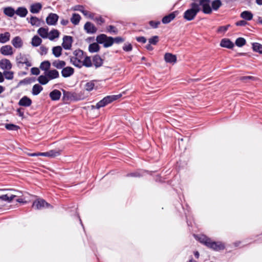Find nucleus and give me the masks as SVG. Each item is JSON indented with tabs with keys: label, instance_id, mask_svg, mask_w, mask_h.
<instances>
[{
	"label": "nucleus",
	"instance_id": "4d7b16f0",
	"mask_svg": "<svg viewBox=\"0 0 262 262\" xmlns=\"http://www.w3.org/2000/svg\"><path fill=\"white\" fill-rule=\"evenodd\" d=\"M149 25L153 29H157L158 28L159 25L161 22L159 20L155 21V20H150L149 21Z\"/></svg>",
	"mask_w": 262,
	"mask_h": 262
},
{
	"label": "nucleus",
	"instance_id": "2eb2a0df",
	"mask_svg": "<svg viewBox=\"0 0 262 262\" xmlns=\"http://www.w3.org/2000/svg\"><path fill=\"white\" fill-rule=\"evenodd\" d=\"M32 103V101L30 98L27 96H24L19 99L18 105L20 106L28 107L31 105Z\"/></svg>",
	"mask_w": 262,
	"mask_h": 262
},
{
	"label": "nucleus",
	"instance_id": "69168bd1",
	"mask_svg": "<svg viewBox=\"0 0 262 262\" xmlns=\"http://www.w3.org/2000/svg\"><path fill=\"white\" fill-rule=\"evenodd\" d=\"M136 40L139 42H141L142 43H145L146 42L147 39L144 36H138L136 37Z\"/></svg>",
	"mask_w": 262,
	"mask_h": 262
},
{
	"label": "nucleus",
	"instance_id": "f257e3e1",
	"mask_svg": "<svg viewBox=\"0 0 262 262\" xmlns=\"http://www.w3.org/2000/svg\"><path fill=\"white\" fill-rule=\"evenodd\" d=\"M189 8L183 13V18L187 21L193 20L199 12H202L203 7L201 0H191Z\"/></svg>",
	"mask_w": 262,
	"mask_h": 262
},
{
	"label": "nucleus",
	"instance_id": "e2e57ef3",
	"mask_svg": "<svg viewBox=\"0 0 262 262\" xmlns=\"http://www.w3.org/2000/svg\"><path fill=\"white\" fill-rule=\"evenodd\" d=\"M31 73L32 75H38L40 74L39 69L37 67H33L31 69Z\"/></svg>",
	"mask_w": 262,
	"mask_h": 262
},
{
	"label": "nucleus",
	"instance_id": "473e14b6",
	"mask_svg": "<svg viewBox=\"0 0 262 262\" xmlns=\"http://www.w3.org/2000/svg\"><path fill=\"white\" fill-rule=\"evenodd\" d=\"M11 43L12 45L15 48H20L22 47L23 45V42L21 38L17 36H15L11 41Z\"/></svg>",
	"mask_w": 262,
	"mask_h": 262
},
{
	"label": "nucleus",
	"instance_id": "0e129e2a",
	"mask_svg": "<svg viewBox=\"0 0 262 262\" xmlns=\"http://www.w3.org/2000/svg\"><path fill=\"white\" fill-rule=\"evenodd\" d=\"M248 24V23H247V21L244 19L237 21L235 24L236 26H245Z\"/></svg>",
	"mask_w": 262,
	"mask_h": 262
},
{
	"label": "nucleus",
	"instance_id": "052dcab7",
	"mask_svg": "<svg viewBox=\"0 0 262 262\" xmlns=\"http://www.w3.org/2000/svg\"><path fill=\"white\" fill-rule=\"evenodd\" d=\"M125 40L124 38L121 36H117L113 37V43H120L123 42Z\"/></svg>",
	"mask_w": 262,
	"mask_h": 262
},
{
	"label": "nucleus",
	"instance_id": "6ab92c4d",
	"mask_svg": "<svg viewBox=\"0 0 262 262\" xmlns=\"http://www.w3.org/2000/svg\"><path fill=\"white\" fill-rule=\"evenodd\" d=\"M74 69L71 67L68 66L62 68L61 74L63 77L68 78L73 75Z\"/></svg>",
	"mask_w": 262,
	"mask_h": 262
},
{
	"label": "nucleus",
	"instance_id": "423d86ee",
	"mask_svg": "<svg viewBox=\"0 0 262 262\" xmlns=\"http://www.w3.org/2000/svg\"><path fill=\"white\" fill-rule=\"evenodd\" d=\"M32 207L36 210H40L43 208H53V207L50 204L47 202L44 199L38 198L33 201Z\"/></svg>",
	"mask_w": 262,
	"mask_h": 262
},
{
	"label": "nucleus",
	"instance_id": "7ed1b4c3",
	"mask_svg": "<svg viewBox=\"0 0 262 262\" xmlns=\"http://www.w3.org/2000/svg\"><path fill=\"white\" fill-rule=\"evenodd\" d=\"M202 5V12L205 14H210L213 11H216L222 6L221 0H201Z\"/></svg>",
	"mask_w": 262,
	"mask_h": 262
},
{
	"label": "nucleus",
	"instance_id": "13d9d810",
	"mask_svg": "<svg viewBox=\"0 0 262 262\" xmlns=\"http://www.w3.org/2000/svg\"><path fill=\"white\" fill-rule=\"evenodd\" d=\"M107 31L110 33H113L115 34H117L118 32L117 29L113 25H110L107 27Z\"/></svg>",
	"mask_w": 262,
	"mask_h": 262
},
{
	"label": "nucleus",
	"instance_id": "20e7f679",
	"mask_svg": "<svg viewBox=\"0 0 262 262\" xmlns=\"http://www.w3.org/2000/svg\"><path fill=\"white\" fill-rule=\"evenodd\" d=\"M122 95L121 94L106 96L98 101L95 106L91 105V108L92 110L94 108L100 109V108L104 107L107 104L119 99L122 97Z\"/></svg>",
	"mask_w": 262,
	"mask_h": 262
},
{
	"label": "nucleus",
	"instance_id": "bb28decb",
	"mask_svg": "<svg viewBox=\"0 0 262 262\" xmlns=\"http://www.w3.org/2000/svg\"><path fill=\"white\" fill-rule=\"evenodd\" d=\"M45 73H46L48 78L50 79V81L58 78L59 77V72L56 69H50Z\"/></svg>",
	"mask_w": 262,
	"mask_h": 262
},
{
	"label": "nucleus",
	"instance_id": "de8ad7c7",
	"mask_svg": "<svg viewBox=\"0 0 262 262\" xmlns=\"http://www.w3.org/2000/svg\"><path fill=\"white\" fill-rule=\"evenodd\" d=\"M246 43V40L242 37L236 38L235 41V45L238 47H242Z\"/></svg>",
	"mask_w": 262,
	"mask_h": 262
},
{
	"label": "nucleus",
	"instance_id": "f3484780",
	"mask_svg": "<svg viewBox=\"0 0 262 262\" xmlns=\"http://www.w3.org/2000/svg\"><path fill=\"white\" fill-rule=\"evenodd\" d=\"M175 208L180 214L184 213L185 214V212L189 213L190 211V208L187 204L184 206L181 202H179L175 204Z\"/></svg>",
	"mask_w": 262,
	"mask_h": 262
},
{
	"label": "nucleus",
	"instance_id": "c9c22d12",
	"mask_svg": "<svg viewBox=\"0 0 262 262\" xmlns=\"http://www.w3.org/2000/svg\"><path fill=\"white\" fill-rule=\"evenodd\" d=\"M62 48L60 46L53 47L52 49V54L56 57H59L62 55Z\"/></svg>",
	"mask_w": 262,
	"mask_h": 262
},
{
	"label": "nucleus",
	"instance_id": "58836bf2",
	"mask_svg": "<svg viewBox=\"0 0 262 262\" xmlns=\"http://www.w3.org/2000/svg\"><path fill=\"white\" fill-rule=\"evenodd\" d=\"M10 39V33L9 32H6L4 33L0 34V43H5Z\"/></svg>",
	"mask_w": 262,
	"mask_h": 262
},
{
	"label": "nucleus",
	"instance_id": "393cba45",
	"mask_svg": "<svg viewBox=\"0 0 262 262\" xmlns=\"http://www.w3.org/2000/svg\"><path fill=\"white\" fill-rule=\"evenodd\" d=\"M42 5L40 3H35L30 5V11L33 14L38 13L42 9Z\"/></svg>",
	"mask_w": 262,
	"mask_h": 262
},
{
	"label": "nucleus",
	"instance_id": "c85d7f7f",
	"mask_svg": "<svg viewBox=\"0 0 262 262\" xmlns=\"http://www.w3.org/2000/svg\"><path fill=\"white\" fill-rule=\"evenodd\" d=\"M164 60L167 63H174L177 61V56L172 53H166L164 55Z\"/></svg>",
	"mask_w": 262,
	"mask_h": 262
},
{
	"label": "nucleus",
	"instance_id": "4be33fe9",
	"mask_svg": "<svg viewBox=\"0 0 262 262\" xmlns=\"http://www.w3.org/2000/svg\"><path fill=\"white\" fill-rule=\"evenodd\" d=\"M17 196L14 194H11L9 195L8 194H3L0 195V200L2 201H5L9 203L12 202L13 200ZM5 206L4 204H0V210L3 208V207Z\"/></svg>",
	"mask_w": 262,
	"mask_h": 262
},
{
	"label": "nucleus",
	"instance_id": "680f3d73",
	"mask_svg": "<svg viewBox=\"0 0 262 262\" xmlns=\"http://www.w3.org/2000/svg\"><path fill=\"white\" fill-rule=\"evenodd\" d=\"M256 78L252 76H244L240 78V80L243 81H246L248 80H255Z\"/></svg>",
	"mask_w": 262,
	"mask_h": 262
},
{
	"label": "nucleus",
	"instance_id": "f8f14e48",
	"mask_svg": "<svg viewBox=\"0 0 262 262\" xmlns=\"http://www.w3.org/2000/svg\"><path fill=\"white\" fill-rule=\"evenodd\" d=\"M179 12L178 10L173 11L163 17L161 20V22L163 24H168L172 21L179 14Z\"/></svg>",
	"mask_w": 262,
	"mask_h": 262
},
{
	"label": "nucleus",
	"instance_id": "1a4fd4ad",
	"mask_svg": "<svg viewBox=\"0 0 262 262\" xmlns=\"http://www.w3.org/2000/svg\"><path fill=\"white\" fill-rule=\"evenodd\" d=\"M62 40L61 47L66 50H71L74 41L73 37L69 35H64L63 37Z\"/></svg>",
	"mask_w": 262,
	"mask_h": 262
},
{
	"label": "nucleus",
	"instance_id": "ea45409f",
	"mask_svg": "<svg viewBox=\"0 0 262 262\" xmlns=\"http://www.w3.org/2000/svg\"><path fill=\"white\" fill-rule=\"evenodd\" d=\"M66 65V62L63 60H56L52 62V66L57 69H62Z\"/></svg>",
	"mask_w": 262,
	"mask_h": 262
},
{
	"label": "nucleus",
	"instance_id": "bf43d9fd",
	"mask_svg": "<svg viewBox=\"0 0 262 262\" xmlns=\"http://www.w3.org/2000/svg\"><path fill=\"white\" fill-rule=\"evenodd\" d=\"M94 20L96 21L99 25H102V24L105 23V19L100 15L98 17H96Z\"/></svg>",
	"mask_w": 262,
	"mask_h": 262
},
{
	"label": "nucleus",
	"instance_id": "b1692460",
	"mask_svg": "<svg viewBox=\"0 0 262 262\" xmlns=\"http://www.w3.org/2000/svg\"><path fill=\"white\" fill-rule=\"evenodd\" d=\"M92 61L96 69L101 67L103 63V59L99 54L94 55L92 57Z\"/></svg>",
	"mask_w": 262,
	"mask_h": 262
},
{
	"label": "nucleus",
	"instance_id": "ddd939ff",
	"mask_svg": "<svg viewBox=\"0 0 262 262\" xmlns=\"http://www.w3.org/2000/svg\"><path fill=\"white\" fill-rule=\"evenodd\" d=\"M84 30L87 34H93L97 32V27L90 21H86L84 25Z\"/></svg>",
	"mask_w": 262,
	"mask_h": 262
},
{
	"label": "nucleus",
	"instance_id": "0eeeda50",
	"mask_svg": "<svg viewBox=\"0 0 262 262\" xmlns=\"http://www.w3.org/2000/svg\"><path fill=\"white\" fill-rule=\"evenodd\" d=\"M84 52L82 50L78 49L73 52L74 56L70 57V62L76 67V64H79L78 61H82Z\"/></svg>",
	"mask_w": 262,
	"mask_h": 262
},
{
	"label": "nucleus",
	"instance_id": "9b49d317",
	"mask_svg": "<svg viewBox=\"0 0 262 262\" xmlns=\"http://www.w3.org/2000/svg\"><path fill=\"white\" fill-rule=\"evenodd\" d=\"M59 19V16L53 13H50L46 18V22L49 26H55L57 25Z\"/></svg>",
	"mask_w": 262,
	"mask_h": 262
},
{
	"label": "nucleus",
	"instance_id": "9d476101",
	"mask_svg": "<svg viewBox=\"0 0 262 262\" xmlns=\"http://www.w3.org/2000/svg\"><path fill=\"white\" fill-rule=\"evenodd\" d=\"M155 171H149L147 170H141L139 169L135 171L128 173L125 175L126 177H134V178H141L142 177L144 173H146L148 174L152 175Z\"/></svg>",
	"mask_w": 262,
	"mask_h": 262
},
{
	"label": "nucleus",
	"instance_id": "a878e982",
	"mask_svg": "<svg viewBox=\"0 0 262 262\" xmlns=\"http://www.w3.org/2000/svg\"><path fill=\"white\" fill-rule=\"evenodd\" d=\"M3 13L5 15L9 17H14L15 9L12 6H7L3 8Z\"/></svg>",
	"mask_w": 262,
	"mask_h": 262
},
{
	"label": "nucleus",
	"instance_id": "4c0bfd02",
	"mask_svg": "<svg viewBox=\"0 0 262 262\" xmlns=\"http://www.w3.org/2000/svg\"><path fill=\"white\" fill-rule=\"evenodd\" d=\"M43 90L42 86L39 84H35L33 86L32 89V94L33 96L38 95Z\"/></svg>",
	"mask_w": 262,
	"mask_h": 262
},
{
	"label": "nucleus",
	"instance_id": "f704fd0d",
	"mask_svg": "<svg viewBox=\"0 0 262 262\" xmlns=\"http://www.w3.org/2000/svg\"><path fill=\"white\" fill-rule=\"evenodd\" d=\"M37 80L38 81L40 85H46L50 81V79L48 78L45 72H44V75L39 76Z\"/></svg>",
	"mask_w": 262,
	"mask_h": 262
},
{
	"label": "nucleus",
	"instance_id": "7c9ffc66",
	"mask_svg": "<svg viewBox=\"0 0 262 262\" xmlns=\"http://www.w3.org/2000/svg\"><path fill=\"white\" fill-rule=\"evenodd\" d=\"M49 28L47 27H40L37 30L38 35L43 39H47L49 36Z\"/></svg>",
	"mask_w": 262,
	"mask_h": 262
},
{
	"label": "nucleus",
	"instance_id": "dca6fc26",
	"mask_svg": "<svg viewBox=\"0 0 262 262\" xmlns=\"http://www.w3.org/2000/svg\"><path fill=\"white\" fill-rule=\"evenodd\" d=\"M28 23L32 26L39 27L41 25L45 24V21L35 16L31 15L29 20V18H27Z\"/></svg>",
	"mask_w": 262,
	"mask_h": 262
},
{
	"label": "nucleus",
	"instance_id": "a211bd4d",
	"mask_svg": "<svg viewBox=\"0 0 262 262\" xmlns=\"http://www.w3.org/2000/svg\"><path fill=\"white\" fill-rule=\"evenodd\" d=\"M220 46L222 48L232 49L234 46V43L229 38H223L221 39Z\"/></svg>",
	"mask_w": 262,
	"mask_h": 262
},
{
	"label": "nucleus",
	"instance_id": "c756f323",
	"mask_svg": "<svg viewBox=\"0 0 262 262\" xmlns=\"http://www.w3.org/2000/svg\"><path fill=\"white\" fill-rule=\"evenodd\" d=\"M240 17L246 21H250L253 19V14L250 11L245 10L241 12Z\"/></svg>",
	"mask_w": 262,
	"mask_h": 262
},
{
	"label": "nucleus",
	"instance_id": "2f4dec72",
	"mask_svg": "<svg viewBox=\"0 0 262 262\" xmlns=\"http://www.w3.org/2000/svg\"><path fill=\"white\" fill-rule=\"evenodd\" d=\"M59 35L60 32L57 29H53L50 31V32H49L48 38L49 40L53 41L55 39L59 38Z\"/></svg>",
	"mask_w": 262,
	"mask_h": 262
},
{
	"label": "nucleus",
	"instance_id": "39448f33",
	"mask_svg": "<svg viewBox=\"0 0 262 262\" xmlns=\"http://www.w3.org/2000/svg\"><path fill=\"white\" fill-rule=\"evenodd\" d=\"M63 96L62 100L65 103H67L68 101H77L83 99L80 95L75 92L67 91L64 89H62Z\"/></svg>",
	"mask_w": 262,
	"mask_h": 262
},
{
	"label": "nucleus",
	"instance_id": "8fccbe9b",
	"mask_svg": "<svg viewBox=\"0 0 262 262\" xmlns=\"http://www.w3.org/2000/svg\"><path fill=\"white\" fill-rule=\"evenodd\" d=\"M3 73L5 79H6L7 80H12L14 78V72L13 71L5 70Z\"/></svg>",
	"mask_w": 262,
	"mask_h": 262
},
{
	"label": "nucleus",
	"instance_id": "864d4df0",
	"mask_svg": "<svg viewBox=\"0 0 262 262\" xmlns=\"http://www.w3.org/2000/svg\"><path fill=\"white\" fill-rule=\"evenodd\" d=\"M159 37L157 35L152 36L148 39V42L152 45H156L159 42Z\"/></svg>",
	"mask_w": 262,
	"mask_h": 262
},
{
	"label": "nucleus",
	"instance_id": "c03bdc74",
	"mask_svg": "<svg viewBox=\"0 0 262 262\" xmlns=\"http://www.w3.org/2000/svg\"><path fill=\"white\" fill-rule=\"evenodd\" d=\"M107 35L105 34H100L97 36L96 40V42L99 45H104L105 42V39L106 38Z\"/></svg>",
	"mask_w": 262,
	"mask_h": 262
},
{
	"label": "nucleus",
	"instance_id": "49530a36",
	"mask_svg": "<svg viewBox=\"0 0 262 262\" xmlns=\"http://www.w3.org/2000/svg\"><path fill=\"white\" fill-rule=\"evenodd\" d=\"M35 81V77H31V78H26L21 80H20L17 85V86H19L22 84H28L31 83L32 82Z\"/></svg>",
	"mask_w": 262,
	"mask_h": 262
},
{
	"label": "nucleus",
	"instance_id": "603ef678",
	"mask_svg": "<svg viewBox=\"0 0 262 262\" xmlns=\"http://www.w3.org/2000/svg\"><path fill=\"white\" fill-rule=\"evenodd\" d=\"M133 45L131 43L127 42L125 43L122 47V49L124 51L126 52H129L132 51L133 50Z\"/></svg>",
	"mask_w": 262,
	"mask_h": 262
},
{
	"label": "nucleus",
	"instance_id": "6e6552de",
	"mask_svg": "<svg viewBox=\"0 0 262 262\" xmlns=\"http://www.w3.org/2000/svg\"><path fill=\"white\" fill-rule=\"evenodd\" d=\"M29 54H23L21 53H19L16 57V63L19 64H25L27 67L32 66V63L28 61L27 57H29Z\"/></svg>",
	"mask_w": 262,
	"mask_h": 262
},
{
	"label": "nucleus",
	"instance_id": "412c9836",
	"mask_svg": "<svg viewBox=\"0 0 262 262\" xmlns=\"http://www.w3.org/2000/svg\"><path fill=\"white\" fill-rule=\"evenodd\" d=\"M0 53L4 56L12 55L13 54V48L10 45L2 46L0 49Z\"/></svg>",
	"mask_w": 262,
	"mask_h": 262
},
{
	"label": "nucleus",
	"instance_id": "6e6d98bb",
	"mask_svg": "<svg viewBox=\"0 0 262 262\" xmlns=\"http://www.w3.org/2000/svg\"><path fill=\"white\" fill-rule=\"evenodd\" d=\"M48 152V157L54 158L60 155V152L59 151L56 150H50Z\"/></svg>",
	"mask_w": 262,
	"mask_h": 262
},
{
	"label": "nucleus",
	"instance_id": "e433bc0d",
	"mask_svg": "<svg viewBox=\"0 0 262 262\" xmlns=\"http://www.w3.org/2000/svg\"><path fill=\"white\" fill-rule=\"evenodd\" d=\"M51 65V64L49 60H44L41 62L39 69L44 71V72H47V71L50 69Z\"/></svg>",
	"mask_w": 262,
	"mask_h": 262
},
{
	"label": "nucleus",
	"instance_id": "cd10ccee",
	"mask_svg": "<svg viewBox=\"0 0 262 262\" xmlns=\"http://www.w3.org/2000/svg\"><path fill=\"white\" fill-rule=\"evenodd\" d=\"M61 93L58 90L55 89L49 93V97L52 101H58L60 99Z\"/></svg>",
	"mask_w": 262,
	"mask_h": 262
},
{
	"label": "nucleus",
	"instance_id": "aec40b11",
	"mask_svg": "<svg viewBox=\"0 0 262 262\" xmlns=\"http://www.w3.org/2000/svg\"><path fill=\"white\" fill-rule=\"evenodd\" d=\"M12 64L10 61L6 58L0 60V68L3 70H10L12 69Z\"/></svg>",
	"mask_w": 262,
	"mask_h": 262
},
{
	"label": "nucleus",
	"instance_id": "338daca9",
	"mask_svg": "<svg viewBox=\"0 0 262 262\" xmlns=\"http://www.w3.org/2000/svg\"><path fill=\"white\" fill-rule=\"evenodd\" d=\"M40 50L41 51L40 52L41 55H46L48 53V49L43 46L40 47Z\"/></svg>",
	"mask_w": 262,
	"mask_h": 262
},
{
	"label": "nucleus",
	"instance_id": "5fc2aeb1",
	"mask_svg": "<svg viewBox=\"0 0 262 262\" xmlns=\"http://www.w3.org/2000/svg\"><path fill=\"white\" fill-rule=\"evenodd\" d=\"M230 27V25L229 24L225 26H221L218 27L217 32V33H225L228 30Z\"/></svg>",
	"mask_w": 262,
	"mask_h": 262
},
{
	"label": "nucleus",
	"instance_id": "f03ea898",
	"mask_svg": "<svg viewBox=\"0 0 262 262\" xmlns=\"http://www.w3.org/2000/svg\"><path fill=\"white\" fill-rule=\"evenodd\" d=\"M199 241L207 248L215 251H220L225 249V244L221 241H212L210 238L203 234L199 238Z\"/></svg>",
	"mask_w": 262,
	"mask_h": 262
},
{
	"label": "nucleus",
	"instance_id": "774afa93",
	"mask_svg": "<svg viewBox=\"0 0 262 262\" xmlns=\"http://www.w3.org/2000/svg\"><path fill=\"white\" fill-rule=\"evenodd\" d=\"M16 112L17 113V115L21 117H24V109L21 107H19L16 109Z\"/></svg>",
	"mask_w": 262,
	"mask_h": 262
},
{
	"label": "nucleus",
	"instance_id": "79ce46f5",
	"mask_svg": "<svg viewBox=\"0 0 262 262\" xmlns=\"http://www.w3.org/2000/svg\"><path fill=\"white\" fill-rule=\"evenodd\" d=\"M42 39L37 35H34L31 40V45L34 47H38L41 45Z\"/></svg>",
	"mask_w": 262,
	"mask_h": 262
},
{
	"label": "nucleus",
	"instance_id": "72a5a7b5",
	"mask_svg": "<svg viewBox=\"0 0 262 262\" xmlns=\"http://www.w3.org/2000/svg\"><path fill=\"white\" fill-rule=\"evenodd\" d=\"M100 50V46L96 42L90 43L88 47V50L91 53L98 52Z\"/></svg>",
	"mask_w": 262,
	"mask_h": 262
},
{
	"label": "nucleus",
	"instance_id": "a19ab883",
	"mask_svg": "<svg viewBox=\"0 0 262 262\" xmlns=\"http://www.w3.org/2000/svg\"><path fill=\"white\" fill-rule=\"evenodd\" d=\"M81 18V17L80 14L76 13H74L72 14L70 20L74 25L76 26L79 24Z\"/></svg>",
	"mask_w": 262,
	"mask_h": 262
},
{
	"label": "nucleus",
	"instance_id": "3c124183",
	"mask_svg": "<svg viewBox=\"0 0 262 262\" xmlns=\"http://www.w3.org/2000/svg\"><path fill=\"white\" fill-rule=\"evenodd\" d=\"M95 83L94 81H90L86 82L84 85L85 90L88 92L92 91L94 88Z\"/></svg>",
	"mask_w": 262,
	"mask_h": 262
},
{
	"label": "nucleus",
	"instance_id": "4468645a",
	"mask_svg": "<svg viewBox=\"0 0 262 262\" xmlns=\"http://www.w3.org/2000/svg\"><path fill=\"white\" fill-rule=\"evenodd\" d=\"M78 62L79 64H76V67L79 69L81 68L83 66H84L86 68H90L93 66L91 57L87 55L84 57L83 61H78Z\"/></svg>",
	"mask_w": 262,
	"mask_h": 262
},
{
	"label": "nucleus",
	"instance_id": "5701e85b",
	"mask_svg": "<svg viewBox=\"0 0 262 262\" xmlns=\"http://www.w3.org/2000/svg\"><path fill=\"white\" fill-rule=\"evenodd\" d=\"M15 11V15L21 18L25 17L28 13V9L25 6L17 7Z\"/></svg>",
	"mask_w": 262,
	"mask_h": 262
},
{
	"label": "nucleus",
	"instance_id": "09e8293b",
	"mask_svg": "<svg viewBox=\"0 0 262 262\" xmlns=\"http://www.w3.org/2000/svg\"><path fill=\"white\" fill-rule=\"evenodd\" d=\"M113 37L107 36L106 38L105 39L103 47L107 48L113 46Z\"/></svg>",
	"mask_w": 262,
	"mask_h": 262
},
{
	"label": "nucleus",
	"instance_id": "37998d69",
	"mask_svg": "<svg viewBox=\"0 0 262 262\" xmlns=\"http://www.w3.org/2000/svg\"><path fill=\"white\" fill-rule=\"evenodd\" d=\"M252 48L253 51L262 54V45L258 42H253L252 44Z\"/></svg>",
	"mask_w": 262,
	"mask_h": 262
},
{
	"label": "nucleus",
	"instance_id": "a18cd8bd",
	"mask_svg": "<svg viewBox=\"0 0 262 262\" xmlns=\"http://www.w3.org/2000/svg\"><path fill=\"white\" fill-rule=\"evenodd\" d=\"M5 128L8 130H14L17 131L18 130L20 127L18 125L14 124L13 123H6L5 124Z\"/></svg>",
	"mask_w": 262,
	"mask_h": 262
}]
</instances>
